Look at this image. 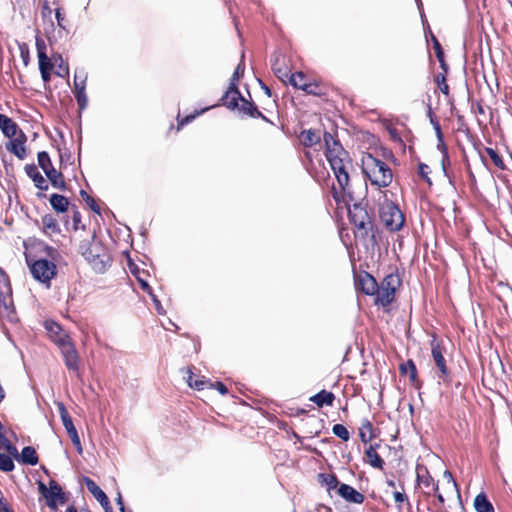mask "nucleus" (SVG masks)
I'll list each match as a JSON object with an SVG mask.
<instances>
[{"instance_id": "f257e3e1", "label": "nucleus", "mask_w": 512, "mask_h": 512, "mask_svg": "<svg viewBox=\"0 0 512 512\" xmlns=\"http://www.w3.org/2000/svg\"><path fill=\"white\" fill-rule=\"evenodd\" d=\"M323 140L326 146V158L335 175L339 185V190L332 187V195L336 202L344 200V194L351 198L349 189V170L352 168V162L349 154L343 149L341 144L334 139L332 134L325 132Z\"/></svg>"}, {"instance_id": "f03ea898", "label": "nucleus", "mask_w": 512, "mask_h": 512, "mask_svg": "<svg viewBox=\"0 0 512 512\" xmlns=\"http://www.w3.org/2000/svg\"><path fill=\"white\" fill-rule=\"evenodd\" d=\"M362 171L371 184L378 187H387L391 184L393 174L389 166L371 154L362 157Z\"/></svg>"}, {"instance_id": "7ed1b4c3", "label": "nucleus", "mask_w": 512, "mask_h": 512, "mask_svg": "<svg viewBox=\"0 0 512 512\" xmlns=\"http://www.w3.org/2000/svg\"><path fill=\"white\" fill-rule=\"evenodd\" d=\"M82 254L97 273H103L110 264V256L100 242H91Z\"/></svg>"}, {"instance_id": "20e7f679", "label": "nucleus", "mask_w": 512, "mask_h": 512, "mask_svg": "<svg viewBox=\"0 0 512 512\" xmlns=\"http://www.w3.org/2000/svg\"><path fill=\"white\" fill-rule=\"evenodd\" d=\"M380 218L384 226L392 231H399L405 222V218L399 207L391 201H385L380 209Z\"/></svg>"}, {"instance_id": "39448f33", "label": "nucleus", "mask_w": 512, "mask_h": 512, "mask_svg": "<svg viewBox=\"0 0 512 512\" xmlns=\"http://www.w3.org/2000/svg\"><path fill=\"white\" fill-rule=\"evenodd\" d=\"M400 284L399 277L395 274H388L378 285V291L374 294L376 305L383 307L391 304L395 298V292Z\"/></svg>"}, {"instance_id": "423d86ee", "label": "nucleus", "mask_w": 512, "mask_h": 512, "mask_svg": "<svg viewBox=\"0 0 512 512\" xmlns=\"http://www.w3.org/2000/svg\"><path fill=\"white\" fill-rule=\"evenodd\" d=\"M54 342L61 349L65 365L68 370L77 372L79 369L78 353L67 334H61L54 339Z\"/></svg>"}, {"instance_id": "0eeeda50", "label": "nucleus", "mask_w": 512, "mask_h": 512, "mask_svg": "<svg viewBox=\"0 0 512 512\" xmlns=\"http://www.w3.org/2000/svg\"><path fill=\"white\" fill-rule=\"evenodd\" d=\"M32 276L42 283H49L56 275V265L49 260L39 259L29 264Z\"/></svg>"}, {"instance_id": "6e6552de", "label": "nucleus", "mask_w": 512, "mask_h": 512, "mask_svg": "<svg viewBox=\"0 0 512 512\" xmlns=\"http://www.w3.org/2000/svg\"><path fill=\"white\" fill-rule=\"evenodd\" d=\"M431 354L433 361L440 372L438 377L443 382H445L449 375V370L446 366V361L443 355V348L435 338L431 341Z\"/></svg>"}, {"instance_id": "1a4fd4ad", "label": "nucleus", "mask_w": 512, "mask_h": 512, "mask_svg": "<svg viewBox=\"0 0 512 512\" xmlns=\"http://www.w3.org/2000/svg\"><path fill=\"white\" fill-rule=\"evenodd\" d=\"M0 306L6 311L12 310V289L6 273L0 268Z\"/></svg>"}, {"instance_id": "9d476101", "label": "nucleus", "mask_w": 512, "mask_h": 512, "mask_svg": "<svg viewBox=\"0 0 512 512\" xmlns=\"http://www.w3.org/2000/svg\"><path fill=\"white\" fill-rule=\"evenodd\" d=\"M349 216L351 222L359 230H366L367 226L371 223L367 211L357 204H355L353 208L349 210Z\"/></svg>"}, {"instance_id": "9b49d317", "label": "nucleus", "mask_w": 512, "mask_h": 512, "mask_svg": "<svg viewBox=\"0 0 512 512\" xmlns=\"http://www.w3.org/2000/svg\"><path fill=\"white\" fill-rule=\"evenodd\" d=\"M356 286L366 295L374 296L378 291L376 279L367 272L360 273L356 277Z\"/></svg>"}, {"instance_id": "f8f14e48", "label": "nucleus", "mask_w": 512, "mask_h": 512, "mask_svg": "<svg viewBox=\"0 0 512 512\" xmlns=\"http://www.w3.org/2000/svg\"><path fill=\"white\" fill-rule=\"evenodd\" d=\"M26 140V135L20 131L18 136L10 139V141L6 144V149L13 153L18 159L24 160L27 155L25 147Z\"/></svg>"}, {"instance_id": "ddd939ff", "label": "nucleus", "mask_w": 512, "mask_h": 512, "mask_svg": "<svg viewBox=\"0 0 512 512\" xmlns=\"http://www.w3.org/2000/svg\"><path fill=\"white\" fill-rule=\"evenodd\" d=\"M49 492L45 497L47 505L51 509H56L59 504H64L66 501L65 494L62 488L55 481H50Z\"/></svg>"}, {"instance_id": "4468645a", "label": "nucleus", "mask_w": 512, "mask_h": 512, "mask_svg": "<svg viewBox=\"0 0 512 512\" xmlns=\"http://www.w3.org/2000/svg\"><path fill=\"white\" fill-rule=\"evenodd\" d=\"M338 494L347 502L362 504L364 502V495L354 489L348 484H340L338 487Z\"/></svg>"}, {"instance_id": "2eb2a0df", "label": "nucleus", "mask_w": 512, "mask_h": 512, "mask_svg": "<svg viewBox=\"0 0 512 512\" xmlns=\"http://www.w3.org/2000/svg\"><path fill=\"white\" fill-rule=\"evenodd\" d=\"M224 105L229 109H235L239 107V101L242 102L243 97L237 88V84L230 83L228 90L222 97Z\"/></svg>"}, {"instance_id": "dca6fc26", "label": "nucleus", "mask_w": 512, "mask_h": 512, "mask_svg": "<svg viewBox=\"0 0 512 512\" xmlns=\"http://www.w3.org/2000/svg\"><path fill=\"white\" fill-rule=\"evenodd\" d=\"M0 129L9 139L18 136L19 132L21 131L18 128V125L11 118L3 114H0Z\"/></svg>"}, {"instance_id": "f3484780", "label": "nucleus", "mask_w": 512, "mask_h": 512, "mask_svg": "<svg viewBox=\"0 0 512 512\" xmlns=\"http://www.w3.org/2000/svg\"><path fill=\"white\" fill-rule=\"evenodd\" d=\"M84 483L88 491L95 497L101 506H108V497L105 492L90 478L85 477Z\"/></svg>"}, {"instance_id": "a211bd4d", "label": "nucleus", "mask_w": 512, "mask_h": 512, "mask_svg": "<svg viewBox=\"0 0 512 512\" xmlns=\"http://www.w3.org/2000/svg\"><path fill=\"white\" fill-rule=\"evenodd\" d=\"M43 233L49 237L60 233L57 220L50 214L44 215L41 219Z\"/></svg>"}, {"instance_id": "6ab92c4d", "label": "nucleus", "mask_w": 512, "mask_h": 512, "mask_svg": "<svg viewBox=\"0 0 512 512\" xmlns=\"http://www.w3.org/2000/svg\"><path fill=\"white\" fill-rule=\"evenodd\" d=\"M26 174L33 180L35 186L40 190H47L48 185L44 177L40 174L37 167L34 164L25 166Z\"/></svg>"}, {"instance_id": "aec40b11", "label": "nucleus", "mask_w": 512, "mask_h": 512, "mask_svg": "<svg viewBox=\"0 0 512 512\" xmlns=\"http://www.w3.org/2000/svg\"><path fill=\"white\" fill-rule=\"evenodd\" d=\"M186 382L189 385V387L196 389V390H203L205 388H209L213 386V383H211L209 380H207L204 376H198L195 381H192V377L194 376L192 370L190 368L186 369Z\"/></svg>"}, {"instance_id": "412c9836", "label": "nucleus", "mask_w": 512, "mask_h": 512, "mask_svg": "<svg viewBox=\"0 0 512 512\" xmlns=\"http://www.w3.org/2000/svg\"><path fill=\"white\" fill-rule=\"evenodd\" d=\"M417 482L419 485H423L426 488H430L431 492L438 491V484L434 481L432 476L425 468L417 470Z\"/></svg>"}, {"instance_id": "4be33fe9", "label": "nucleus", "mask_w": 512, "mask_h": 512, "mask_svg": "<svg viewBox=\"0 0 512 512\" xmlns=\"http://www.w3.org/2000/svg\"><path fill=\"white\" fill-rule=\"evenodd\" d=\"M63 426L65 427V430H66L68 436L70 437L73 445L75 446L77 452L79 454H82L83 448H82V445H81V441H80L77 429L74 426L72 419H70L68 421L66 420L63 423Z\"/></svg>"}, {"instance_id": "5701e85b", "label": "nucleus", "mask_w": 512, "mask_h": 512, "mask_svg": "<svg viewBox=\"0 0 512 512\" xmlns=\"http://www.w3.org/2000/svg\"><path fill=\"white\" fill-rule=\"evenodd\" d=\"M290 84L297 89L313 93V85L306 83V77L302 72L293 73L290 76Z\"/></svg>"}, {"instance_id": "b1692460", "label": "nucleus", "mask_w": 512, "mask_h": 512, "mask_svg": "<svg viewBox=\"0 0 512 512\" xmlns=\"http://www.w3.org/2000/svg\"><path fill=\"white\" fill-rule=\"evenodd\" d=\"M335 396L332 392L322 390L316 395L312 396L310 400L318 407L331 406L334 402Z\"/></svg>"}, {"instance_id": "393cba45", "label": "nucleus", "mask_w": 512, "mask_h": 512, "mask_svg": "<svg viewBox=\"0 0 512 512\" xmlns=\"http://www.w3.org/2000/svg\"><path fill=\"white\" fill-rule=\"evenodd\" d=\"M474 507L477 512H494L491 502L484 493H480L475 497Z\"/></svg>"}, {"instance_id": "a878e982", "label": "nucleus", "mask_w": 512, "mask_h": 512, "mask_svg": "<svg viewBox=\"0 0 512 512\" xmlns=\"http://www.w3.org/2000/svg\"><path fill=\"white\" fill-rule=\"evenodd\" d=\"M19 460L28 465H36L38 463V456L36 450L31 446H26L22 449Z\"/></svg>"}, {"instance_id": "bb28decb", "label": "nucleus", "mask_w": 512, "mask_h": 512, "mask_svg": "<svg viewBox=\"0 0 512 512\" xmlns=\"http://www.w3.org/2000/svg\"><path fill=\"white\" fill-rule=\"evenodd\" d=\"M365 460L374 468H382L384 461L373 446H369L365 451Z\"/></svg>"}, {"instance_id": "cd10ccee", "label": "nucleus", "mask_w": 512, "mask_h": 512, "mask_svg": "<svg viewBox=\"0 0 512 512\" xmlns=\"http://www.w3.org/2000/svg\"><path fill=\"white\" fill-rule=\"evenodd\" d=\"M50 204L52 208L60 213L67 211L69 202L66 197L59 194H52L50 197Z\"/></svg>"}, {"instance_id": "c85d7f7f", "label": "nucleus", "mask_w": 512, "mask_h": 512, "mask_svg": "<svg viewBox=\"0 0 512 512\" xmlns=\"http://www.w3.org/2000/svg\"><path fill=\"white\" fill-rule=\"evenodd\" d=\"M320 135L312 130H304L300 134V141L304 146L310 147L320 141Z\"/></svg>"}, {"instance_id": "c756f323", "label": "nucleus", "mask_w": 512, "mask_h": 512, "mask_svg": "<svg viewBox=\"0 0 512 512\" xmlns=\"http://www.w3.org/2000/svg\"><path fill=\"white\" fill-rule=\"evenodd\" d=\"M37 51H38V60H39V70H51L53 65L51 60L47 57L45 53V47L41 46L37 42Z\"/></svg>"}, {"instance_id": "7c9ffc66", "label": "nucleus", "mask_w": 512, "mask_h": 512, "mask_svg": "<svg viewBox=\"0 0 512 512\" xmlns=\"http://www.w3.org/2000/svg\"><path fill=\"white\" fill-rule=\"evenodd\" d=\"M47 178L50 180L51 184L58 189L65 188V181L60 172H58L55 168L49 170L46 173Z\"/></svg>"}, {"instance_id": "2f4dec72", "label": "nucleus", "mask_w": 512, "mask_h": 512, "mask_svg": "<svg viewBox=\"0 0 512 512\" xmlns=\"http://www.w3.org/2000/svg\"><path fill=\"white\" fill-rule=\"evenodd\" d=\"M359 436L364 443L369 442L373 438L372 424L368 420H364L359 428Z\"/></svg>"}, {"instance_id": "473e14b6", "label": "nucleus", "mask_w": 512, "mask_h": 512, "mask_svg": "<svg viewBox=\"0 0 512 512\" xmlns=\"http://www.w3.org/2000/svg\"><path fill=\"white\" fill-rule=\"evenodd\" d=\"M240 111H242L245 115L251 116V117H259L262 116L261 112L258 111L257 107L253 105V103L245 100L243 98L242 104L239 107Z\"/></svg>"}, {"instance_id": "72a5a7b5", "label": "nucleus", "mask_w": 512, "mask_h": 512, "mask_svg": "<svg viewBox=\"0 0 512 512\" xmlns=\"http://www.w3.org/2000/svg\"><path fill=\"white\" fill-rule=\"evenodd\" d=\"M38 165L41 167V169L46 174L49 170L53 169V165L50 159V156L47 152L42 151L38 153Z\"/></svg>"}, {"instance_id": "f704fd0d", "label": "nucleus", "mask_w": 512, "mask_h": 512, "mask_svg": "<svg viewBox=\"0 0 512 512\" xmlns=\"http://www.w3.org/2000/svg\"><path fill=\"white\" fill-rule=\"evenodd\" d=\"M401 372L409 376V378L414 381L417 377V369L412 360H408L407 362L401 364Z\"/></svg>"}, {"instance_id": "c9c22d12", "label": "nucleus", "mask_w": 512, "mask_h": 512, "mask_svg": "<svg viewBox=\"0 0 512 512\" xmlns=\"http://www.w3.org/2000/svg\"><path fill=\"white\" fill-rule=\"evenodd\" d=\"M485 152L487 153V155L489 156V158L496 167H498L499 169L505 168L504 162L501 156L497 153V151H495L493 148L486 147Z\"/></svg>"}, {"instance_id": "e433bc0d", "label": "nucleus", "mask_w": 512, "mask_h": 512, "mask_svg": "<svg viewBox=\"0 0 512 512\" xmlns=\"http://www.w3.org/2000/svg\"><path fill=\"white\" fill-rule=\"evenodd\" d=\"M86 74L81 72L80 74L76 73L74 76V93L84 91L86 88Z\"/></svg>"}, {"instance_id": "4c0bfd02", "label": "nucleus", "mask_w": 512, "mask_h": 512, "mask_svg": "<svg viewBox=\"0 0 512 512\" xmlns=\"http://www.w3.org/2000/svg\"><path fill=\"white\" fill-rule=\"evenodd\" d=\"M13 460L6 454H0V470L10 472L14 469Z\"/></svg>"}, {"instance_id": "58836bf2", "label": "nucleus", "mask_w": 512, "mask_h": 512, "mask_svg": "<svg viewBox=\"0 0 512 512\" xmlns=\"http://www.w3.org/2000/svg\"><path fill=\"white\" fill-rule=\"evenodd\" d=\"M432 123H433L434 129H435V132H436V135L438 138V145H437L438 149L441 150L445 155H447V148H446V145L443 140V134L441 131V127L437 121L434 122L432 120Z\"/></svg>"}, {"instance_id": "ea45409f", "label": "nucleus", "mask_w": 512, "mask_h": 512, "mask_svg": "<svg viewBox=\"0 0 512 512\" xmlns=\"http://www.w3.org/2000/svg\"><path fill=\"white\" fill-rule=\"evenodd\" d=\"M333 433L343 441L349 440L350 434L347 428L342 424H335L332 428Z\"/></svg>"}, {"instance_id": "a19ab883", "label": "nucleus", "mask_w": 512, "mask_h": 512, "mask_svg": "<svg viewBox=\"0 0 512 512\" xmlns=\"http://www.w3.org/2000/svg\"><path fill=\"white\" fill-rule=\"evenodd\" d=\"M322 481L326 484L328 490H332L338 486V479L332 474H320Z\"/></svg>"}, {"instance_id": "79ce46f5", "label": "nucleus", "mask_w": 512, "mask_h": 512, "mask_svg": "<svg viewBox=\"0 0 512 512\" xmlns=\"http://www.w3.org/2000/svg\"><path fill=\"white\" fill-rule=\"evenodd\" d=\"M80 195L94 212L100 213V208L97 205L96 201L91 196H89V194L86 191L81 190Z\"/></svg>"}, {"instance_id": "37998d69", "label": "nucleus", "mask_w": 512, "mask_h": 512, "mask_svg": "<svg viewBox=\"0 0 512 512\" xmlns=\"http://www.w3.org/2000/svg\"><path fill=\"white\" fill-rule=\"evenodd\" d=\"M435 80H436V83H437V85H438V87H439L440 91H441L443 94L447 95V94L449 93V86H448V84L446 83V77H445V75H444V74L439 73V74H437V75H436V79H435Z\"/></svg>"}, {"instance_id": "c03bdc74", "label": "nucleus", "mask_w": 512, "mask_h": 512, "mask_svg": "<svg viewBox=\"0 0 512 512\" xmlns=\"http://www.w3.org/2000/svg\"><path fill=\"white\" fill-rule=\"evenodd\" d=\"M77 104L79 106L80 110H84L87 107L88 104V97L86 95L85 90L74 93Z\"/></svg>"}, {"instance_id": "a18cd8bd", "label": "nucleus", "mask_w": 512, "mask_h": 512, "mask_svg": "<svg viewBox=\"0 0 512 512\" xmlns=\"http://www.w3.org/2000/svg\"><path fill=\"white\" fill-rule=\"evenodd\" d=\"M431 41L433 43V48L435 50V54H436V57H437L438 61L442 62V58H443L444 52L442 50V47H441L439 41L437 40V38L432 33H431Z\"/></svg>"}, {"instance_id": "49530a36", "label": "nucleus", "mask_w": 512, "mask_h": 512, "mask_svg": "<svg viewBox=\"0 0 512 512\" xmlns=\"http://www.w3.org/2000/svg\"><path fill=\"white\" fill-rule=\"evenodd\" d=\"M443 477L447 481L448 488L452 491H455L459 495L457 483L454 481L452 474L449 471H445Z\"/></svg>"}, {"instance_id": "de8ad7c7", "label": "nucleus", "mask_w": 512, "mask_h": 512, "mask_svg": "<svg viewBox=\"0 0 512 512\" xmlns=\"http://www.w3.org/2000/svg\"><path fill=\"white\" fill-rule=\"evenodd\" d=\"M244 69H245L244 64L242 62L239 63L231 77L230 83L236 84L237 81L239 80V78L243 75Z\"/></svg>"}, {"instance_id": "09e8293b", "label": "nucleus", "mask_w": 512, "mask_h": 512, "mask_svg": "<svg viewBox=\"0 0 512 512\" xmlns=\"http://www.w3.org/2000/svg\"><path fill=\"white\" fill-rule=\"evenodd\" d=\"M57 407H58V412H59V415H60V418L62 420V423H64L66 420H70L72 419L65 407V405L62 403V402H59L57 404Z\"/></svg>"}, {"instance_id": "8fccbe9b", "label": "nucleus", "mask_w": 512, "mask_h": 512, "mask_svg": "<svg viewBox=\"0 0 512 512\" xmlns=\"http://www.w3.org/2000/svg\"><path fill=\"white\" fill-rule=\"evenodd\" d=\"M206 110H208V108H205V109H202L200 112H196L195 114H191V115H188L186 116L185 118L183 119H180L178 121V129L186 124H188L189 122H191L193 119H195V117L197 115H200L201 113L205 112Z\"/></svg>"}, {"instance_id": "3c124183", "label": "nucleus", "mask_w": 512, "mask_h": 512, "mask_svg": "<svg viewBox=\"0 0 512 512\" xmlns=\"http://www.w3.org/2000/svg\"><path fill=\"white\" fill-rule=\"evenodd\" d=\"M46 328L51 332L54 333L55 336L53 337V340L57 337H59L61 334V327L56 323H46Z\"/></svg>"}, {"instance_id": "603ef678", "label": "nucleus", "mask_w": 512, "mask_h": 512, "mask_svg": "<svg viewBox=\"0 0 512 512\" xmlns=\"http://www.w3.org/2000/svg\"><path fill=\"white\" fill-rule=\"evenodd\" d=\"M429 167L426 164L419 165V174L429 183L431 184V180L428 177Z\"/></svg>"}, {"instance_id": "864d4df0", "label": "nucleus", "mask_w": 512, "mask_h": 512, "mask_svg": "<svg viewBox=\"0 0 512 512\" xmlns=\"http://www.w3.org/2000/svg\"><path fill=\"white\" fill-rule=\"evenodd\" d=\"M393 498L395 500V502L400 506L401 503L405 502L408 500L407 496L402 493V492H399V491H395L393 493Z\"/></svg>"}, {"instance_id": "5fc2aeb1", "label": "nucleus", "mask_w": 512, "mask_h": 512, "mask_svg": "<svg viewBox=\"0 0 512 512\" xmlns=\"http://www.w3.org/2000/svg\"><path fill=\"white\" fill-rule=\"evenodd\" d=\"M55 16H56V20H57V25L60 28L65 29V26L63 24V22L65 20V16H64V14L61 13L60 9H56Z\"/></svg>"}, {"instance_id": "6e6d98bb", "label": "nucleus", "mask_w": 512, "mask_h": 512, "mask_svg": "<svg viewBox=\"0 0 512 512\" xmlns=\"http://www.w3.org/2000/svg\"><path fill=\"white\" fill-rule=\"evenodd\" d=\"M211 388L217 389L222 395H226L228 393L227 387L222 382H216L215 384L213 383Z\"/></svg>"}, {"instance_id": "4d7b16f0", "label": "nucleus", "mask_w": 512, "mask_h": 512, "mask_svg": "<svg viewBox=\"0 0 512 512\" xmlns=\"http://www.w3.org/2000/svg\"><path fill=\"white\" fill-rule=\"evenodd\" d=\"M116 502H117V505L119 506V509H120L121 512H127L126 509H125L123 500H122L121 493H118L117 498H116ZM128 512H131V511H128Z\"/></svg>"}, {"instance_id": "13d9d810", "label": "nucleus", "mask_w": 512, "mask_h": 512, "mask_svg": "<svg viewBox=\"0 0 512 512\" xmlns=\"http://www.w3.org/2000/svg\"><path fill=\"white\" fill-rule=\"evenodd\" d=\"M6 449L7 451L12 454L13 456H15L16 458H18V451H17V448L15 446H13L12 444L8 443L6 445Z\"/></svg>"}, {"instance_id": "bf43d9fd", "label": "nucleus", "mask_w": 512, "mask_h": 512, "mask_svg": "<svg viewBox=\"0 0 512 512\" xmlns=\"http://www.w3.org/2000/svg\"><path fill=\"white\" fill-rule=\"evenodd\" d=\"M138 281H139V283L141 285V288L144 291H146L148 294H151V288H150L149 284L146 281H144L143 279H140V278H138Z\"/></svg>"}, {"instance_id": "052dcab7", "label": "nucleus", "mask_w": 512, "mask_h": 512, "mask_svg": "<svg viewBox=\"0 0 512 512\" xmlns=\"http://www.w3.org/2000/svg\"><path fill=\"white\" fill-rule=\"evenodd\" d=\"M39 491L43 497H46L49 492V488H47L44 483L39 482Z\"/></svg>"}, {"instance_id": "680f3d73", "label": "nucleus", "mask_w": 512, "mask_h": 512, "mask_svg": "<svg viewBox=\"0 0 512 512\" xmlns=\"http://www.w3.org/2000/svg\"><path fill=\"white\" fill-rule=\"evenodd\" d=\"M154 306H155V309H156L158 314H161V315L165 314V310H164V308L161 305V302L159 300H155Z\"/></svg>"}, {"instance_id": "e2e57ef3", "label": "nucleus", "mask_w": 512, "mask_h": 512, "mask_svg": "<svg viewBox=\"0 0 512 512\" xmlns=\"http://www.w3.org/2000/svg\"><path fill=\"white\" fill-rule=\"evenodd\" d=\"M0 512H12L4 501L3 497L0 498Z\"/></svg>"}, {"instance_id": "0e129e2a", "label": "nucleus", "mask_w": 512, "mask_h": 512, "mask_svg": "<svg viewBox=\"0 0 512 512\" xmlns=\"http://www.w3.org/2000/svg\"><path fill=\"white\" fill-rule=\"evenodd\" d=\"M50 71L51 70H40V73H41V77L43 79L44 82H49L50 81Z\"/></svg>"}, {"instance_id": "69168bd1", "label": "nucleus", "mask_w": 512, "mask_h": 512, "mask_svg": "<svg viewBox=\"0 0 512 512\" xmlns=\"http://www.w3.org/2000/svg\"><path fill=\"white\" fill-rule=\"evenodd\" d=\"M59 68H60V71H59V72H57V75H58V76H60V77H65V76L68 74V67H66V66H65V67H62V66L60 65V67H59Z\"/></svg>"}, {"instance_id": "338daca9", "label": "nucleus", "mask_w": 512, "mask_h": 512, "mask_svg": "<svg viewBox=\"0 0 512 512\" xmlns=\"http://www.w3.org/2000/svg\"><path fill=\"white\" fill-rule=\"evenodd\" d=\"M437 500H438V502H439L441 505H443V504L445 503V499H444V497H443V495H442L441 493H438V494H437Z\"/></svg>"}, {"instance_id": "774afa93", "label": "nucleus", "mask_w": 512, "mask_h": 512, "mask_svg": "<svg viewBox=\"0 0 512 512\" xmlns=\"http://www.w3.org/2000/svg\"><path fill=\"white\" fill-rule=\"evenodd\" d=\"M5 398V391L2 387V385L0 384V403L4 400Z\"/></svg>"}]
</instances>
